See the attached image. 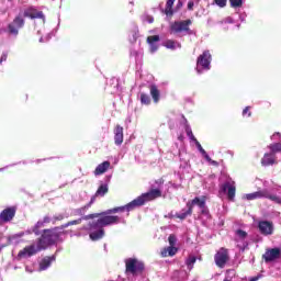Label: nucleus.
I'll list each match as a JSON object with an SVG mask.
<instances>
[{
  "label": "nucleus",
  "mask_w": 281,
  "mask_h": 281,
  "mask_svg": "<svg viewBox=\"0 0 281 281\" xmlns=\"http://www.w3.org/2000/svg\"><path fill=\"white\" fill-rule=\"evenodd\" d=\"M108 211L103 213H93L86 216H81L78 220L70 221L61 226L63 229L70 227V225H80L82 221H89L91 218H98L97 221H92L87 226L80 228L81 232L75 234V236H87L89 234L92 240H100V238H104V227H109V225H117L120 223H126V220L122 216L117 215H109ZM86 232V233H82Z\"/></svg>",
  "instance_id": "nucleus-1"
},
{
  "label": "nucleus",
  "mask_w": 281,
  "mask_h": 281,
  "mask_svg": "<svg viewBox=\"0 0 281 281\" xmlns=\"http://www.w3.org/2000/svg\"><path fill=\"white\" fill-rule=\"evenodd\" d=\"M55 243H58V234L55 231H44L36 244H32L20 250L18 258H31V256H35L38 251L47 249L49 245H54Z\"/></svg>",
  "instance_id": "nucleus-2"
},
{
  "label": "nucleus",
  "mask_w": 281,
  "mask_h": 281,
  "mask_svg": "<svg viewBox=\"0 0 281 281\" xmlns=\"http://www.w3.org/2000/svg\"><path fill=\"white\" fill-rule=\"evenodd\" d=\"M161 196V190L151 189L149 192L143 193L140 196L136 198L132 202L127 203L124 206H117L109 210L108 214H117V212H126V216H128V212H133L135 207H142L144 203H148V201H155V199H159Z\"/></svg>",
  "instance_id": "nucleus-3"
},
{
  "label": "nucleus",
  "mask_w": 281,
  "mask_h": 281,
  "mask_svg": "<svg viewBox=\"0 0 281 281\" xmlns=\"http://www.w3.org/2000/svg\"><path fill=\"white\" fill-rule=\"evenodd\" d=\"M243 201H256L257 199H269L273 203L281 205V198L277 194H271L267 189L258 190L252 193H246L241 196Z\"/></svg>",
  "instance_id": "nucleus-4"
},
{
  "label": "nucleus",
  "mask_w": 281,
  "mask_h": 281,
  "mask_svg": "<svg viewBox=\"0 0 281 281\" xmlns=\"http://www.w3.org/2000/svg\"><path fill=\"white\" fill-rule=\"evenodd\" d=\"M190 25H192V20L176 21L170 24V34L192 35Z\"/></svg>",
  "instance_id": "nucleus-5"
},
{
  "label": "nucleus",
  "mask_w": 281,
  "mask_h": 281,
  "mask_svg": "<svg viewBox=\"0 0 281 281\" xmlns=\"http://www.w3.org/2000/svg\"><path fill=\"white\" fill-rule=\"evenodd\" d=\"M193 205H198V207H200L202 214H207V209L205 207V196L202 198H194L191 203L188 202L187 211H182L180 214H178V218H181L183 221V218L190 216V214H192V206Z\"/></svg>",
  "instance_id": "nucleus-6"
},
{
  "label": "nucleus",
  "mask_w": 281,
  "mask_h": 281,
  "mask_svg": "<svg viewBox=\"0 0 281 281\" xmlns=\"http://www.w3.org/2000/svg\"><path fill=\"white\" fill-rule=\"evenodd\" d=\"M212 63V54L210 50H204L202 55L198 57L196 71L201 74L202 71H210V65Z\"/></svg>",
  "instance_id": "nucleus-7"
},
{
  "label": "nucleus",
  "mask_w": 281,
  "mask_h": 281,
  "mask_svg": "<svg viewBox=\"0 0 281 281\" xmlns=\"http://www.w3.org/2000/svg\"><path fill=\"white\" fill-rule=\"evenodd\" d=\"M126 273H132V276H137L144 271V262L135 259L128 258L125 260Z\"/></svg>",
  "instance_id": "nucleus-8"
},
{
  "label": "nucleus",
  "mask_w": 281,
  "mask_h": 281,
  "mask_svg": "<svg viewBox=\"0 0 281 281\" xmlns=\"http://www.w3.org/2000/svg\"><path fill=\"white\" fill-rule=\"evenodd\" d=\"M216 267L225 269L227 262H229V250L227 248H220L214 256Z\"/></svg>",
  "instance_id": "nucleus-9"
},
{
  "label": "nucleus",
  "mask_w": 281,
  "mask_h": 281,
  "mask_svg": "<svg viewBox=\"0 0 281 281\" xmlns=\"http://www.w3.org/2000/svg\"><path fill=\"white\" fill-rule=\"evenodd\" d=\"M221 191L227 194L229 201H234L236 198V182L228 178L225 183L221 186Z\"/></svg>",
  "instance_id": "nucleus-10"
},
{
  "label": "nucleus",
  "mask_w": 281,
  "mask_h": 281,
  "mask_svg": "<svg viewBox=\"0 0 281 281\" xmlns=\"http://www.w3.org/2000/svg\"><path fill=\"white\" fill-rule=\"evenodd\" d=\"M23 25H25V20L21 15L15 16L13 23H10L8 26L10 34L16 36L19 34V30H21Z\"/></svg>",
  "instance_id": "nucleus-11"
},
{
  "label": "nucleus",
  "mask_w": 281,
  "mask_h": 281,
  "mask_svg": "<svg viewBox=\"0 0 281 281\" xmlns=\"http://www.w3.org/2000/svg\"><path fill=\"white\" fill-rule=\"evenodd\" d=\"M281 256V249L280 248H271L266 250L262 258L265 262H273V260H278Z\"/></svg>",
  "instance_id": "nucleus-12"
},
{
  "label": "nucleus",
  "mask_w": 281,
  "mask_h": 281,
  "mask_svg": "<svg viewBox=\"0 0 281 281\" xmlns=\"http://www.w3.org/2000/svg\"><path fill=\"white\" fill-rule=\"evenodd\" d=\"M15 214H16V209L14 206L4 209L0 213V223H10V221L14 218Z\"/></svg>",
  "instance_id": "nucleus-13"
},
{
  "label": "nucleus",
  "mask_w": 281,
  "mask_h": 281,
  "mask_svg": "<svg viewBox=\"0 0 281 281\" xmlns=\"http://www.w3.org/2000/svg\"><path fill=\"white\" fill-rule=\"evenodd\" d=\"M24 16L29 19H42V23L45 24V14L42 11H37L34 7L25 9Z\"/></svg>",
  "instance_id": "nucleus-14"
},
{
  "label": "nucleus",
  "mask_w": 281,
  "mask_h": 281,
  "mask_svg": "<svg viewBox=\"0 0 281 281\" xmlns=\"http://www.w3.org/2000/svg\"><path fill=\"white\" fill-rule=\"evenodd\" d=\"M258 228L260 234L263 236H271L273 234V223L268 222V221H261L258 224Z\"/></svg>",
  "instance_id": "nucleus-15"
},
{
  "label": "nucleus",
  "mask_w": 281,
  "mask_h": 281,
  "mask_svg": "<svg viewBox=\"0 0 281 281\" xmlns=\"http://www.w3.org/2000/svg\"><path fill=\"white\" fill-rule=\"evenodd\" d=\"M235 241L237 243V246L245 248L247 246V232L237 229L235 232Z\"/></svg>",
  "instance_id": "nucleus-16"
},
{
  "label": "nucleus",
  "mask_w": 281,
  "mask_h": 281,
  "mask_svg": "<svg viewBox=\"0 0 281 281\" xmlns=\"http://www.w3.org/2000/svg\"><path fill=\"white\" fill-rule=\"evenodd\" d=\"M124 143V127L116 125L114 128V144L115 146H122Z\"/></svg>",
  "instance_id": "nucleus-17"
},
{
  "label": "nucleus",
  "mask_w": 281,
  "mask_h": 281,
  "mask_svg": "<svg viewBox=\"0 0 281 281\" xmlns=\"http://www.w3.org/2000/svg\"><path fill=\"white\" fill-rule=\"evenodd\" d=\"M147 43L149 45V52L150 54H155L157 49H159V35H151L147 37Z\"/></svg>",
  "instance_id": "nucleus-18"
},
{
  "label": "nucleus",
  "mask_w": 281,
  "mask_h": 281,
  "mask_svg": "<svg viewBox=\"0 0 281 281\" xmlns=\"http://www.w3.org/2000/svg\"><path fill=\"white\" fill-rule=\"evenodd\" d=\"M56 261V256L44 257L40 262V271H47L52 267V262Z\"/></svg>",
  "instance_id": "nucleus-19"
},
{
  "label": "nucleus",
  "mask_w": 281,
  "mask_h": 281,
  "mask_svg": "<svg viewBox=\"0 0 281 281\" xmlns=\"http://www.w3.org/2000/svg\"><path fill=\"white\" fill-rule=\"evenodd\" d=\"M94 202H95V196H92L88 204H86L85 206H82L80 209H76L74 211V215L75 216H85V214H87V210H89V207H91V205H93Z\"/></svg>",
  "instance_id": "nucleus-20"
},
{
  "label": "nucleus",
  "mask_w": 281,
  "mask_h": 281,
  "mask_svg": "<svg viewBox=\"0 0 281 281\" xmlns=\"http://www.w3.org/2000/svg\"><path fill=\"white\" fill-rule=\"evenodd\" d=\"M111 168L110 161H103L102 164L98 165V167L94 170L95 177H99V175H104Z\"/></svg>",
  "instance_id": "nucleus-21"
},
{
  "label": "nucleus",
  "mask_w": 281,
  "mask_h": 281,
  "mask_svg": "<svg viewBox=\"0 0 281 281\" xmlns=\"http://www.w3.org/2000/svg\"><path fill=\"white\" fill-rule=\"evenodd\" d=\"M177 251H178L177 247L168 246L161 250L160 255H161V258H168V256L170 257L176 256Z\"/></svg>",
  "instance_id": "nucleus-22"
},
{
  "label": "nucleus",
  "mask_w": 281,
  "mask_h": 281,
  "mask_svg": "<svg viewBox=\"0 0 281 281\" xmlns=\"http://www.w3.org/2000/svg\"><path fill=\"white\" fill-rule=\"evenodd\" d=\"M276 164V156L272 154H265L261 159V166H273Z\"/></svg>",
  "instance_id": "nucleus-23"
},
{
  "label": "nucleus",
  "mask_w": 281,
  "mask_h": 281,
  "mask_svg": "<svg viewBox=\"0 0 281 281\" xmlns=\"http://www.w3.org/2000/svg\"><path fill=\"white\" fill-rule=\"evenodd\" d=\"M165 47L167 49H181V43L172 40H168L164 43Z\"/></svg>",
  "instance_id": "nucleus-24"
},
{
  "label": "nucleus",
  "mask_w": 281,
  "mask_h": 281,
  "mask_svg": "<svg viewBox=\"0 0 281 281\" xmlns=\"http://www.w3.org/2000/svg\"><path fill=\"white\" fill-rule=\"evenodd\" d=\"M149 91L154 102H159V98L161 94L159 92V89H157V86H150Z\"/></svg>",
  "instance_id": "nucleus-25"
},
{
  "label": "nucleus",
  "mask_w": 281,
  "mask_h": 281,
  "mask_svg": "<svg viewBox=\"0 0 281 281\" xmlns=\"http://www.w3.org/2000/svg\"><path fill=\"white\" fill-rule=\"evenodd\" d=\"M172 5H175V0H168L165 9V14H167V16H172Z\"/></svg>",
  "instance_id": "nucleus-26"
},
{
  "label": "nucleus",
  "mask_w": 281,
  "mask_h": 281,
  "mask_svg": "<svg viewBox=\"0 0 281 281\" xmlns=\"http://www.w3.org/2000/svg\"><path fill=\"white\" fill-rule=\"evenodd\" d=\"M106 192H109V186L106 184H101L99 187V189L95 192L97 196H104V194H106Z\"/></svg>",
  "instance_id": "nucleus-27"
},
{
  "label": "nucleus",
  "mask_w": 281,
  "mask_h": 281,
  "mask_svg": "<svg viewBox=\"0 0 281 281\" xmlns=\"http://www.w3.org/2000/svg\"><path fill=\"white\" fill-rule=\"evenodd\" d=\"M195 262H196V257L189 256V258L186 260V265H187L189 271H192V269L194 268Z\"/></svg>",
  "instance_id": "nucleus-28"
},
{
  "label": "nucleus",
  "mask_w": 281,
  "mask_h": 281,
  "mask_svg": "<svg viewBox=\"0 0 281 281\" xmlns=\"http://www.w3.org/2000/svg\"><path fill=\"white\" fill-rule=\"evenodd\" d=\"M186 133L189 139H191V142H198L196 137H194V134L192 133V128L190 127V125H187Z\"/></svg>",
  "instance_id": "nucleus-29"
},
{
  "label": "nucleus",
  "mask_w": 281,
  "mask_h": 281,
  "mask_svg": "<svg viewBox=\"0 0 281 281\" xmlns=\"http://www.w3.org/2000/svg\"><path fill=\"white\" fill-rule=\"evenodd\" d=\"M64 218H69V214L67 213H60L53 217V224L56 223V221H63Z\"/></svg>",
  "instance_id": "nucleus-30"
},
{
  "label": "nucleus",
  "mask_w": 281,
  "mask_h": 281,
  "mask_svg": "<svg viewBox=\"0 0 281 281\" xmlns=\"http://www.w3.org/2000/svg\"><path fill=\"white\" fill-rule=\"evenodd\" d=\"M271 153H281V143L269 145Z\"/></svg>",
  "instance_id": "nucleus-31"
},
{
  "label": "nucleus",
  "mask_w": 281,
  "mask_h": 281,
  "mask_svg": "<svg viewBox=\"0 0 281 281\" xmlns=\"http://www.w3.org/2000/svg\"><path fill=\"white\" fill-rule=\"evenodd\" d=\"M140 102L142 104H150V97L146 93H140Z\"/></svg>",
  "instance_id": "nucleus-32"
},
{
  "label": "nucleus",
  "mask_w": 281,
  "mask_h": 281,
  "mask_svg": "<svg viewBox=\"0 0 281 281\" xmlns=\"http://www.w3.org/2000/svg\"><path fill=\"white\" fill-rule=\"evenodd\" d=\"M45 224L43 221H38L35 226L33 227V233L36 234V236H38V234H41V232H38V229H41V227H43Z\"/></svg>",
  "instance_id": "nucleus-33"
},
{
  "label": "nucleus",
  "mask_w": 281,
  "mask_h": 281,
  "mask_svg": "<svg viewBox=\"0 0 281 281\" xmlns=\"http://www.w3.org/2000/svg\"><path fill=\"white\" fill-rule=\"evenodd\" d=\"M232 8H243V0H229Z\"/></svg>",
  "instance_id": "nucleus-34"
},
{
  "label": "nucleus",
  "mask_w": 281,
  "mask_h": 281,
  "mask_svg": "<svg viewBox=\"0 0 281 281\" xmlns=\"http://www.w3.org/2000/svg\"><path fill=\"white\" fill-rule=\"evenodd\" d=\"M168 240H169L170 247H175V245H177V237L175 235H170Z\"/></svg>",
  "instance_id": "nucleus-35"
},
{
  "label": "nucleus",
  "mask_w": 281,
  "mask_h": 281,
  "mask_svg": "<svg viewBox=\"0 0 281 281\" xmlns=\"http://www.w3.org/2000/svg\"><path fill=\"white\" fill-rule=\"evenodd\" d=\"M194 144H195L198 150L201 153V155H205L206 151H205V149H203V146H201V143H199V140H195Z\"/></svg>",
  "instance_id": "nucleus-36"
},
{
  "label": "nucleus",
  "mask_w": 281,
  "mask_h": 281,
  "mask_svg": "<svg viewBox=\"0 0 281 281\" xmlns=\"http://www.w3.org/2000/svg\"><path fill=\"white\" fill-rule=\"evenodd\" d=\"M271 139H272V142H281V134H280V132L274 133L271 136Z\"/></svg>",
  "instance_id": "nucleus-37"
},
{
  "label": "nucleus",
  "mask_w": 281,
  "mask_h": 281,
  "mask_svg": "<svg viewBox=\"0 0 281 281\" xmlns=\"http://www.w3.org/2000/svg\"><path fill=\"white\" fill-rule=\"evenodd\" d=\"M216 5H218L220 8H225V5H227V0H214Z\"/></svg>",
  "instance_id": "nucleus-38"
},
{
  "label": "nucleus",
  "mask_w": 281,
  "mask_h": 281,
  "mask_svg": "<svg viewBox=\"0 0 281 281\" xmlns=\"http://www.w3.org/2000/svg\"><path fill=\"white\" fill-rule=\"evenodd\" d=\"M5 60H8V52L2 53V55L0 57V65L5 63Z\"/></svg>",
  "instance_id": "nucleus-39"
},
{
  "label": "nucleus",
  "mask_w": 281,
  "mask_h": 281,
  "mask_svg": "<svg viewBox=\"0 0 281 281\" xmlns=\"http://www.w3.org/2000/svg\"><path fill=\"white\" fill-rule=\"evenodd\" d=\"M42 223H44V225H45V223H54V218H50L49 216H45L43 218Z\"/></svg>",
  "instance_id": "nucleus-40"
},
{
  "label": "nucleus",
  "mask_w": 281,
  "mask_h": 281,
  "mask_svg": "<svg viewBox=\"0 0 281 281\" xmlns=\"http://www.w3.org/2000/svg\"><path fill=\"white\" fill-rule=\"evenodd\" d=\"M248 113V117H251V112H249V106H246L243 111V115H247Z\"/></svg>",
  "instance_id": "nucleus-41"
},
{
  "label": "nucleus",
  "mask_w": 281,
  "mask_h": 281,
  "mask_svg": "<svg viewBox=\"0 0 281 281\" xmlns=\"http://www.w3.org/2000/svg\"><path fill=\"white\" fill-rule=\"evenodd\" d=\"M223 24H225V23H234V19H232V18H226L223 22H222Z\"/></svg>",
  "instance_id": "nucleus-42"
},
{
  "label": "nucleus",
  "mask_w": 281,
  "mask_h": 281,
  "mask_svg": "<svg viewBox=\"0 0 281 281\" xmlns=\"http://www.w3.org/2000/svg\"><path fill=\"white\" fill-rule=\"evenodd\" d=\"M204 159H206V161L211 162L212 158H210V155H207V151H205V154H202Z\"/></svg>",
  "instance_id": "nucleus-43"
},
{
  "label": "nucleus",
  "mask_w": 281,
  "mask_h": 281,
  "mask_svg": "<svg viewBox=\"0 0 281 281\" xmlns=\"http://www.w3.org/2000/svg\"><path fill=\"white\" fill-rule=\"evenodd\" d=\"M194 8V2L190 1L188 2V10H193Z\"/></svg>",
  "instance_id": "nucleus-44"
},
{
  "label": "nucleus",
  "mask_w": 281,
  "mask_h": 281,
  "mask_svg": "<svg viewBox=\"0 0 281 281\" xmlns=\"http://www.w3.org/2000/svg\"><path fill=\"white\" fill-rule=\"evenodd\" d=\"M210 164H212L213 166H218V162H216V160H211Z\"/></svg>",
  "instance_id": "nucleus-45"
},
{
  "label": "nucleus",
  "mask_w": 281,
  "mask_h": 281,
  "mask_svg": "<svg viewBox=\"0 0 281 281\" xmlns=\"http://www.w3.org/2000/svg\"><path fill=\"white\" fill-rule=\"evenodd\" d=\"M250 281H258V277L251 278Z\"/></svg>",
  "instance_id": "nucleus-46"
},
{
  "label": "nucleus",
  "mask_w": 281,
  "mask_h": 281,
  "mask_svg": "<svg viewBox=\"0 0 281 281\" xmlns=\"http://www.w3.org/2000/svg\"><path fill=\"white\" fill-rule=\"evenodd\" d=\"M153 21H155V19L149 18L148 23H153Z\"/></svg>",
  "instance_id": "nucleus-47"
},
{
  "label": "nucleus",
  "mask_w": 281,
  "mask_h": 281,
  "mask_svg": "<svg viewBox=\"0 0 281 281\" xmlns=\"http://www.w3.org/2000/svg\"><path fill=\"white\" fill-rule=\"evenodd\" d=\"M40 43H43V37L40 38Z\"/></svg>",
  "instance_id": "nucleus-48"
},
{
  "label": "nucleus",
  "mask_w": 281,
  "mask_h": 281,
  "mask_svg": "<svg viewBox=\"0 0 281 281\" xmlns=\"http://www.w3.org/2000/svg\"><path fill=\"white\" fill-rule=\"evenodd\" d=\"M19 236H20V237L23 236V233H21Z\"/></svg>",
  "instance_id": "nucleus-49"
}]
</instances>
